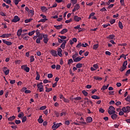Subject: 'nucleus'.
<instances>
[{"label":"nucleus","instance_id":"f257e3e1","mask_svg":"<svg viewBox=\"0 0 130 130\" xmlns=\"http://www.w3.org/2000/svg\"><path fill=\"white\" fill-rule=\"evenodd\" d=\"M109 114H115L116 112L115 111V108L113 106H109V110L108 111Z\"/></svg>","mask_w":130,"mask_h":130},{"label":"nucleus","instance_id":"f03ea898","mask_svg":"<svg viewBox=\"0 0 130 130\" xmlns=\"http://www.w3.org/2000/svg\"><path fill=\"white\" fill-rule=\"evenodd\" d=\"M62 125V124L61 123H54V125L52 126V128H53V130H55V129L58 128L59 127H60Z\"/></svg>","mask_w":130,"mask_h":130},{"label":"nucleus","instance_id":"7ed1b4c3","mask_svg":"<svg viewBox=\"0 0 130 130\" xmlns=\"http://www.w3.org/2000/svg\"><path fill=\"white\" fill-rule=\"evenodd\" d=\"M20 20V18L17 15H16L14 16V18L12 19V22L14 23H17V22H19Z\"/></svg>","mask_w":130,"mask_h":130},{"label":"nucleus","instance_id":"20e7f679","mask_svg":"<svg viewBox=\"0 0 130 130\" xmlns=\"http://www.w3.org/2000/svg\"><path fill=\"white\" fill-rule=\"evenodd\" d=\"M82 58H83V57H77L76 58H73V60L75 62H78L80 61L81 60H82Z\"/></svg>","mask_w":130,"mask_h":130},{"label":"nucleus","instance_id":"39448f33","mask_svg":"<svg viewBox=\"0 0 130 130\" xmlns=\"http://www.w3.org/2000/svg\"><path fill=\"white\" fill-rule=\"evenodd\" d=\"M50 54H51L52 56L54 57H57V55H58L57 54H56V51L53 49H52L50 51Z\"/></svg>","mask_w":130,"mask_h":130},{"label":"nucleus","instance_id":"423d86ee","mask_svg":"<svg viewBox=\"0 0 130 130\" xmlns=\"http://www.w3.org/2000/svg\"><path fill=\"white\" fill-rule=\"evenodd\" d=\"M109 115H111V118H112V119L115 120H116V119H117L118 115L114 113V114H109Z\"/></svg>","mask_w":130,"mask_h":130},{"label":"nucleus","instance_id":"0eeeda50","mask_svg":"<svg viewBox=\"0 0 130 130\" xmlns=\"http://www.w3.org/2000/svg\"><path fill=\"white\" fill-rule=\"evenodd\" d=\"M74 20L76 22H79L80 20H82V18L78 17V16H75V17H74Z\"/></svg>","mask_w":130,"mask_h":130},{"label":"nucleus","instance_id":"6e6552de","mask_svg":"<svg viewBox=\"0 0 130 130\" xmlns=\"http://www.w3.org/2000/svg\"><path fill=\"white\" fill-rule=\"evenodd\" d=\"M3 43H5V44L8 45V46H11L12 45V43L11 42H8L6 41V40H3Z\"/></svg>","mask_w":130,"mask_h":130},{"label":"nucleus","instance_id":"1a4fd4ad","mask_svg":"<svg viewBox=\"0 0 130 130\" xmlns=\"http://www.w3.org/2000/svg\"><path fill=\"white\" fill-rule=\"evenodd\" d=\"M58 43L61 44V43H64V42H66V43H67L68 42V40H61L60 39L58 38Z\"/></svg>","mask_w":130,"mask_h":130},{"label":"nucleus","instance_id":"9d476101","mask_svg":"<svg viewBox=\"0 0 130 130\" xmlns=\"http://www.w3.org/2000/svg\"><path fill=\"white\" fill-rule=\"evenodd\" d=\"M93 121V119L91 117H87V119H86V122L87 123H90Z\"/></svg>","mask_w":130,"mask_h":130},{"label":"nucleus","instance_id":"9b49d317","mask_svg":"<svg viewBox=\"0 0 130 130\" xmlns=\"http://www.w3.org/2000/svg\"><path fill=\"white\" fill-rule=\"evenodd\" d=\"M41 10H42V12L46 13L47 11H48V9H47V8L44 6L41 7Z\"/></svg>","mask_w":130,"mask_h":130},{"label":"nucleus","instance_id":"f8f14e48","mask_svg":"<svg viewBox=\"0 0 130 130\" xmlns=\"http://www.w3.org/2000/svg\"><path fill=\"white\" fill-rule=\"evenodd\" d=\"M22 29H20L17 30V37H20L21 35H22Z\"/></svg>","mask_w":130,"mask_h":130},{"label":"nucleus","instance_id":"ddd939ff","mask_svg":"<svg viewBox=\"0 0 130 130\" xmlns=\"http://www.w3.org/2000/svg\"><path fill=\"white\" fill-rule=\"evenodd\" d=\"M42 40H43V39H42V37H41L40 38H38V39H37V40L36 41V42L37 43V44H41V41Z\"/></svg>","mask_w":130,"mask_h":130},{"label":"nucleus","instance_id":"4468645a","mask_svg":"<svg viewBox=\"0 0 130 130\" xmlns=\"http://www.w3.org/2000/svg\"><path fill=\"white\" fill-rule=\"evenodd\" d=\"M42 116H39V118H38V121L39 123H42L44 122V120L42 118Z\"/></svg>","mask_w":130,"mask_h":130},{"label":"nucleus","instance_id":"2eb2a0df","mask_svg":"<svg viewBox=\"0 0 130 130\" xmlns=\"http://www.w3.org/2000/svg\"><path fill=\"white\" fill-rule=\"evenodd\" d=\"M93 79L96 80V81H101L103 80V78L100 77H97V76H94L93 77Z\"/></svg>","mask_w":130,"mask_h":130},{"label":"nucleus","instance_id":"dca6fc26","mask_svg":"<svg viewBox=\"0 0 130 130\" xmlns=\"http://www.w3.org/2000/svg\"><path fill=\"white\" fill-rule=\"evenodd\" d=\"M67 32H68V29L66 28H64L63 29L61 30L60 33H61V35H64V34L67 33Z\"/></svg>","mask_w":130,"mask_h":130},{"label":"nucleus","instance_id":"f3484780","mask_svg":"<svg viewBox=\"0 0 130 130\" xmlns=\"http://www.w3.org/2000/svg\"><path fill=\"white\" fill-rule=\"evenodd\" d=\"M54 27H55V28H56V29L58 30V29L62 28V25H54Z\"/></svg>","mask_w":130,"mask_h":130},{"label":"nucleus","instance_id":"a211bd4d","mask_svg":"<svg viewBox=\"0 0 130 130\" xmlns=\"http://www.w3.org/2000/svg\"><path fill=\"white\" fill-rule=\"evenodd\" d=\"M41 37H42V39H43V38H44V39H48V36L46 35H40V36H39V38H40Z\"/></svg>","mask_w":130,"mask_h":130},{"label":"nucleus","instance_id":"6ab92c4d","mask_svg":"<svg viewBox=\"0 0 130 130\" xmlns=\"http://www.w3.org/2000/svg\"><path fill=\"white\" fill-rule=\"evenodd\" d=\"M37 77H36V80L39 81L40 79V75L38 73V71L36 72Z\"/></svg>","mask_w":130,"mask_h":130},{"label":"nucleus","instance_id":"aec40b11","mask_svg":"<svg viewBox=\"0 0 130 130\" xmlns=\"http://www.w3.org/2000/svg\"><path fill=\"white\" fill-rule=\"evenodd\" d=\"M16 118V117L14 116H12L8 118V121H13Z\"/></svg>","mask_w":130,"mask_h":130},{"label":"nucleus","instance_id":"412c9836","mask_svg":"<svg viewBox=\"0 0 130 130\" xmlns=\"http://www.w3.org/2000/svg\"><path fill=\"white\" fill-rule=\"evenodd\" d=\"M82 64L80 63H78L76 65V68H77V69H80L81 68H82Z\"/></svg>","mask_w":130,"mask_h":130},{"label":"nucleus","instance_id":"4be33fe9","mask_svg":"<svg viewBox=\"0 0 130 130\" xmlns=\"http://www.w3.org/2000/svg\"><path fill=\"white\" fill-rule=\"evenodd\" d=\"M91 98H92V99L97 100H100V97L97 96L96 95H93V96H91Z\"/></svg>","mask_w":130,"mask_h":130},{"label":"nucleus","instance_id":"5701e85b","mask_svg":"<svg viewBox=\"0 0 130 130\" xmlns=\"http://www.w3.org/2000/svg\"><path fill=\"white\" fill-rule=\"evenodd\" d=\"M114 37H115V36L114 35H110L108 36V39H110V40H113V39H114Z\"/></svg>","mask_w":130,"mask_h":130},{"label":"nucleus","instance_id":"b1692460","mask_svg":"<svg viewBox=\"0 0 130 130\" xmlns=\"http://www.w3.org/2000/svg\"><path fill=\"white\" fill-rule=\"evenodd\" d=\"M127 67H120V71L122 72H123L124 71H125V70H126Z\"/></svg>","mask_w":130,"mask_h":130},{"label":"nucleus","instance_id":"393cba45","mask_svg":"<svg viewBox=\"0 0 130 130\" xmlns=\"http://www.w3.org/2000/svg\"><path fill=\"white\" fill-rule=\"evenodd\" d=\"M119 27H120V29H122V28H123V25L121 21H119Z\"/></svg>","mask_w":130,"mask_h":130},{"label":"nucleus","instance_id":"a878e982","mask_svg":"<svg viewBox=\"0 0 130 130\" xmlns=\"http://www.w3.org/2000/svg\"><path fill=\"white\" fill-rule=\"evenodd\" d=\"M0 37H1L2 38H8L9 37H10V36L7 35L6 34H4L2 36H0Z\"/></svg>","mask_w":130,"mask_h":130},{"label":"nucleus","instance_id":"bb28decb","mask_svg":"<svg viewBox=\"0 0 130 130\" xmlns=\"http://www.w3.org/2000/svg\"><path fill=\"white\" fill-rule=\"evenodd\" d=\"M66 44V42H64V43H62V44H61V45L60 46L61 48L62 49H64Z\"/></svg>","mask_w":130,"mask_h":130},{"label":"nucleus","instance_id":"cd10ccee","mask_svg":"<svg viewBox=\"0 0 130 130\" xmlns=\"http://www.w3.org/2000/svg\"><path fill=\"white\" fill-rule=\"evenodd\" d=\"M34 34H35V30H33L32 31L28 32V36H32L34 35Z\"/></svg>","mask_w":130,"mask_h":130},{"label":"nucleus","instance_id":"c85d7f7f","mask_svg":"<svg viewBox=\"0 0 130 130\" xmlns=\"http://www.w3.org/2000/svg\"><path fill=\"white\" fill-rule=\"evenodd\" d=\"M73 61H74L72 59H69V60L68 61V64L71 65V63H73Z\"/></svg>","mask_w":130,"mask_h":130},{"label":"nucleus","instance_id":"c756f323","mask_svg":"<svg viewBox=\"0 0 130 130\" xmlns=\"http://www.w3.org/2000/svg\"><path fill=\"white\" fill-rule=\"evenodd\" d=\"M121 110H122V111L124 113H128L129 112H127V110H126V107H123L122 109H121Z\"/></svg>","mask_w":130,"mask_h":130},{"label":"nucleus","instance_id":"7c9ffc66","mask_svg":"<svg viewBox=\"0 0 130 130\" xmlns=\"http://www.w3.org/2000/svg\"><path fill=\"white\" fill-rule=\"evenodd\" d=\"M45 88H46V90H45V91L46 92H50V91H52V88H47V87H45Z\"/></svg>","mask_w":130,"mask_h":130},{"label":"nucleus","instance_id":"2f4dec72","mask_svg":"<svg viewBox=\"0 0 130 130\" xmlns=\"http://www.w3.org/2000/svg\"><path fill=\"white\" fill-rule=\"evenodd\" d=\"M126 55H125V54H122L120 55V58H123L125 60L126 59Z\"/></svg>","mask_w":130,"mask_h":130},{"label":"nucleus","instance_id":"473e14b6","mask_svg":"<svg viewBox=\"0 0 130 130\" xmlns=\"http://www.w3.org/2000/svg\"><path fill=\"white\" fill-rule=\"evenodd\" d=\"M32 19L31 18L28 19H26L25 20H24V23H28L29 22L31 21Z\"/></svg>","mask_w":130,"mask_h":130},{"label":"nucleus","instance_id":"72a5a7b5","mask_svg":"<svg viewBox=\"0 0 130 130\" xmlns=\"http://www.w3.org/2000/svg\"><path fill=\"white\" fill-rule=\"evenodd\" d=\"M82 94H83L85 96H88V92H86L85 90H82Z\"/></svg>","mask_w":130,"mask_h":130},{"label":"nucleus","instance_id":"f704fd0d","mask_svg":"<svg viewBox=\"0 0 130 130\" xmlns=\"http://www.w3.org/2000/svg\"><path fill=\"white\" fill-rule=\"evenodd\" d=\"M79 9H80V6H79V4H76V6H75V8L74 9H76V10H78Z\"/></svg>","mask_w":130,"mask_h":130},{"label":"nucleus","instance_id":"c9c22d12","mask_svg":"<svg viewBox=\"0 0 130 130\" xmlns=\"http://www.w3.org/2000/svg\"><path fill=\"white\" fill-rule=\"evenodd\" d=\"M24 71H25L26 73H29V68L26 67L25 68H24Z\"/></svg>","mask_w":130,"mask_h":130},{"label":"nucleus","instance_id":"e433bc0d","mask_svg":"<svg viewBox=\"0 0 130 130\" xmlns=\"http://www.w3.org/2000/svg\"><path fill=\"white\" fill-rule=\"evenodd\" d=\"M58 37L59 38H61V40H66V39H67V37L65 36H59Z\"/></svg>","mask_w":130,"mask_h":130},{"label":"nucleus","instance_id":"4c0bfd02","mask_svg":"<svg viewBox=\"0 0 130 130\" xmlns=\"http://www.w3.org/2000/svg\"><path fill=\"white\" fill-rule=\"evenodd\" d=\"M74 28H75V29H78V30H81L82 28H81L80 27V25H78L77 26H76V27H74Z\"/></svg>","mask_w":130,"mask_h":130},{"label":"nucleus","instance_id":"58836bf2","mask_svg":"<svg viewBox=\"0 0 130 130\" xmlns=\"http://www.w3.org/2000/svg\"><path fill=\"white\" fill-rule=\"evenodd\" d=\"M98 47H99V45L98 44H95L93 46V49L94 50H96L97 48H98Z\"/></svg>","mask_w":130,"mask_h":130},{"label":"nucleus","instance_id":"ea45409f","mask_svg":"<svg viewBox=\"0 0 130 130\" xmlns=\"http://www.w3.org/2000/svg\"><path fill=\"white\" fill-rule=\"evenodd\" d=\"M70 2L72 3L73 5H74L77 3V0H71Z\"/></svg>","mask_w":130,"mask_h":130},{"label":"nucleus","instance_id":"a19ab883","mask_svg":"<svg viewBox=\"0 0 130 130\" xmlns=\"http://www.w3.org/2000/svg\"><path fill=\"white\" fill-rule=\"evenodd\" d=\"M88 103H90L91 104H92L93 103L90 100H87V101H84V104H88Z\"/></svg>","mask_w":130,"mask_h":130},{"label":"nucleus","instance_id":"79ce46f5","mask_svg":"<svg viewBox=\"0 0 130 130\" xmlns=\"http://www.w3.org/2000/svg\"><path fill=\"white\" fill-rule=\"evenodd\" d=\"M27 120V117L26 116H24L22 118V122H25L26 120Z\"/></svg>","mask_w":130,"mask_h":130},{"label":"nucleus","instance_id":"37998d69","mask_svg":"<svg viewBox=\"0 0 130 130\" xmlns=\"http://www.w3.org/2000/svg\"><path fill=\"white\" fill-rule=\"evenodd\" d=\"M74 99H75V100L76 101H80L82 100V98L78 96V97H76V98H74Z\"/></svg>","mask_w":130,"mask_h":130},{"label":"nucleus","instance_id":"c03bdc74","mask_svg":"<svg viewBox=\"0 0 130 130\" xmlns=\"http://www.w3.org/2000/svg\"><path fill=\"white\" fill-rule=\"evenodd\" d=\"M21 0H15L14 1V4L16 5V6L18 5V3L20 2Z\"/></svg>","mask_w":130,"mask_h":130},{"label":"nucleus","instance_id":"a18cd8bd","mask_svg":"<svg viewBox=\"0 0 130 130\" xmlns=\"http://www.w3.org/2000/svg\"><path fill=\"white\" fill-rule=\"evenodd\" d=\"M108 86H106V85H103V86H102L101 90H105L106 89H108Z\"/></svg>","mask_w":130,"mask_h":130},{"label":"nucleus","instance_id":"49530a36","mask_svg":"<svg viewBox=\"0 0 130 130\" xmlns=\"http://www.w3.org/2000/svg\"><path fill=\"white\" fill-rule=\"evenodd\" d=\"M4 2L6 3V4H10L12 3V1H11V0H4Z\"/></svg>","mask_w":130,"mask_h":130},{"label":"nucleus","instance_id":"de8ad7c7","mask_svg":"<svg viewBox=\"0 0 130 130\" xmlns=\"http://www.w3.org/2000/svg\"><path fill=\"white\" fill-rule=\"evenodd\" d=\"M3 72H4V73H5L6 76H7L9 74V72H10V70H6L5 71H3Z\"/></svg>","mask_w":130,"mask_h":130},{"label":"nucleus","instance_id":"09e8293b","mask_svg":"<svg viewBox=\"0 0 130 130\" xmlns=\"http://www.w3.org/2000/svg\"><path fill=\"white\" fill-rule=\"evenodd\" d=\"M22 38H23V39L25 41H28V40H29V36H26V37H22Z\"/></svg>","mask_w":130,"mask_h":130},{"label":"nucleus","instance_id":"8fccbe9b","mask_svg":"<svg viewBox=\"0 0 130 130\" xmlns=\"http://www.w3.org/2000/svg\"><path fill=\"white\" fill-rule=\"evenodd\" d=\"M67 113L66 112H62L61 113V114H59L60 116H66Z\"/></svg>","mask_w":130,"mask_h":130},{"label":"nucleus","instance_id":"3c124183","mask_svg":"<svg viewBox=\"0 0 130 130\" xmlns=\"http://www.w3.org/2000/svg\"><path fill=\"white\" fill-rule=\"evenodd\" d=\"M127 66V61H125L123 62L122 67H126Z\"/></svg>","mask_w":130,"mask_h":130},{"label":"nucleus","instance_id":"603ef678","mask_svg":"<svg viewBox=\"0 0 130 130\" xmlns=\"http://www.w3.org/2000/svg\"><path fill=\"white\" fill-rule=\"evenodd\" d=\"M54 113H55V115H56V117H59L60 114H59L58 112L55 111V112H54Z\"/></svg>","mask_w":130,"mask_h":130},{"label":"nucleus","instance_id":"864d4df0","mask_svg":"<svg viewBox=\"0 0 130 130\" xmlns=\"http://www.w3.org/2000/svg\"><path fill=\"white\" fill-rule=\"evenodd\" d=\"M21 123V121L20 120H16V121H15V123H16V124H19Z\"/></svg>","mask_w":130,"mask_h":130},{"label":"nucleus","instance_id":"5fc2aeb1","mask_svg":"<svg viewBox=\"0 0 130 130\" xmlns=\"http://www.w3.org/2000/svg\"><path fill=\"white\" fill-rule=\"evenodd\" d=\"M130 74V69H129L128 70H127V71L126 72V74H125V75L127 77L128 76V75Z\"/></svg>","mask_w":130,"mask_h":130},{"label":"nucleus","instance_id":"6e6d98bb","mask_svg":"<svg viewBox=\"0 0 130 130\" xmlns=\"http://www.w3.org/2000/svg\"><path fill=\"white\" fill-rule=\"evenodd\" d=\"M30 62H32L33 61H34V60H35V59H34V56L31 55V56H30Z\"/></svg>","mask_w":130,"mask_h":130},{"label":"nucleus","instance_id":"4d7b16f0","mask_svg":"<svg viewBox=\"0 0 130 130\" xmlns=\"http://www.w3.org/2000/svg\"><path fill=\"white\" fill-rule=\"evenodd\" d=\"M120 3L121 6H125V3H124V0H120Z\"/></svg>","mask_w":130,"mask_h":130},{"label":"nucleus","instance_id":"13d9d810","mask_svg":"<svg viewBox=\"0 0 130 130\" xmlns=\"http://www.w3.org/2000/svg\"><path fill=\"white\" fill-rule=\"evenodd\" d=\"M62 101H64V102L66 103H70V100L64 99L63 98V99L62 100Z\"/></svg>","mask_w":130,"mask_h":130},{"label":"nucleus","instance_id":"bf43d9fd","mask_svg":"<svg viewBox=\"0 0 130 130\" xmlns=\"http://www.w3.org/2000/svg\"><path fill=\"white\" fill-rule=\"evenodd\" d=\"M15 83H16V80H12L10 81V83H11V84H14Z\"/></svg>","mask_w":130,"mask_h":130},{"label":"nucleus","instance_id":"052dcab7","mask_svg":"<svg viewBox=\"0 0 130 130\" xmlns=\"http://www.w3.org/2000/svg\"><path fill=\"white\" fill-rule=\"evenodd\" d=\"M40 20H41V21H42V22H46V21L48 20V19L44 18V19H41Z\"/></svg>","mask_w":130,"mask_h":130},{"label":"nucleus","instance_id":"680f3d73","mask_svg":"<svg viewBox=\"0 0 130 130\" xmlns=\"http://www.w3.org/2000/svg\"><path fill=\"white\" fill-rule=\"evenodd\" d=\"M57 55L59 56V57H62V54H61V52H57Z\"/></svg>","mask_w":130,"mask_h":130},{"label":"nucleus","instance_id":"e2e57ef3","mask_svg":"<svg viewBox=\"0 0 130 130\" xmlns=\"http://www.w3.org/2000/svg\"><path fill=\"white\" fill-rule=\"evenodd\" d=\"M93 68H94L95 69H98L99 68L98 67V65L97 64H94L93 65Z\"/></svg>","mask_w":130,"mask_h":130},{"label":"nucleus","instance_id":"0e129e2a","mask_svg":"<svg viewBox=\"0 0 130 130\" xmlns=\"http://www.w3.org/2000/svg\"><path fill=\"white\" fill-rule=\"evenodd\" d=\"M105 110H104V109H102V108H101V109H99V112H100V113H103L105 112Z\"/></svg>","mask_w":130,"mask_h":130},{"label":"nucleus","instance_id":"69168bd1","mask_svg":"<svg viewBox=\"0 0 130 130\" xmlns=\"http://www.w3.org/2000/svg\"><path fill=\"white\" fill-rule=\"evenodd\" d=\"M48 41H49L48 39H44V43L47 44Z\"/></svg>","mask_w":130,"mask_h":130},{"label":"nucleus","instance_id":"338daca9","mask_svg":"<svg viewBox=\"0 0 130 130\" xmlns=\"http://www.w3.org/2000/svg\"><path fill=\"white\" fill-rule=\"evenodd\" d=\"M50 83V81H49V80H46V79L44 80V84H46V83Z\"/></svg>","mask_w":130,"mask_h":130},{"label":"nucleus","instance_id":"774afa93","mask_svg":"<svg viewBox=\"0 0 130 130\" xmlns=\"http://www.w3.org/2000/svg\"><path fill=\"white\" fill-rule=\"evenodd\" d=\"M126 110H127V112H130V107H129V106H126Z\"/></svg>","mask_w":130,"mask_h":130}]
</instances>
